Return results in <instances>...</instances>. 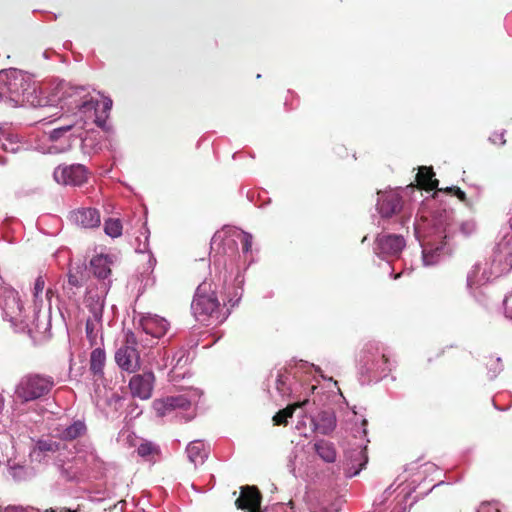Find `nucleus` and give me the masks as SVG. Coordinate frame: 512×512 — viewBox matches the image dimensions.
I'll use <instances>...</instances> for the list:
<instances>
[{"mask_svg":"<svg viewBox=\"0 0 512 512\" xmlns=\"http://www.w3.org/2000/svg\"><path fill=\"white\" fill-rule=\"evenodd\" d=\"M489 140L495 145H504L506 143L505 131H495L489 137Z\"/></svg>","mask_w":512,"mask_h":512,"instance_id":"4c0bfd02","label":"nucleus"},{"mask_svg":"<svg viewBox=\"0 0 512 512\" xmlns=\"http://www.w3.org/2000/svg\"><path fill=\"white\" fill-rule=\"evenodd\" d=\"M186 453L191 463L195 466L202 465L208 457L209 447L201 440H194L188 444Z\"/></svg>","mask_w":512,"mask_h":512,"instance_id":"412c9836","label":"nucleus"},{"mask_svg":"<svg viewBox=\"0 0 512 512\" xmlns=\"http://www.w3.org/2000/svg\"><path fill=\"white\" fill-rule=\"evenodd\" d=\"M46 512H76L75 510H70L65 507H59V508H50L46 510Z\"/></svg>","mask_w":512,"mask_h":512,"instance_id":"c03bdc74","label":"nucleus"},{"mask_svg":"<svg viewBox=\"0 0 512 512\" xmlns=\"http://www.w3.org/2000/svg\"><path fill=\"white\" fill-rule=\"evenodd\" d=\"M69 219L76 226L85 229L97 228L101 223L100 212L91 207H82L71 211Z\"/></svg>","mask_w":512,"mask_h":512,"instance_id":"4468645a","label":"nucleus"},{"mask_svg":"<svg viewBox=\"0 0 512 512\" xmlns=\"http://www.w3.org/2000/svg\"><path fill=\"white\" fill-rule=\"evenodd\" d=\"M0 145L9 153H16L21 147L18 136L10 133H0Z\"/></svg>","mask_w":512,"mask_h":512,"instance_id":"c85d7f7f","label":"nucleus"},{"mask_svg":"<svg viewBox=\"0 0 512 512\" xmlns=\"http://www.w3.org/2000/svg\"><path fill=\"white\" fill-rule=\"evenodd\" d=\"M138 455L149 462H155L160 455V448L151 441H142L137 447Z\"/></svg>","mask_w":512,"mask_h":512,"instance_id":"a878e982","label":"nucleus"},{"mask_svg":"<svg viewBox=\"0 0 512 512\" xmlns=\"http://www.w3.org/2000/svg\"><path fill=\"white\" fill-rule=\"evenodd\" d=\"M233 235L240 241L244 254L251 252L253 236L250 233L242 230H234Z\"/></svg>","mask_w":512,"mask_h":512,"instance_id":"2f4dec72","label":"nucleus"},{"mask_svg":"<svg viewBox=\"0 0 512 512\" xmlns=\"http://www.w3.org/2000/svg\"><path fill=\"white\" fill-rule=\"evenodd\" d=\"M61 91L60 101L75 116V121L53 129L48 136L51 146L49 153H62L72 147L75 138L81 141V151L91 156L103 149V141L107 140L110 127L106 126V118L112 108V100L104 98L102 110H99V101L95 99L89 89L84 86H72L68 83L59 85Z\"/></svg>","mask_w":512,"mask_h":512,"instance_id":"f257e3e1","label":"nucleus"},{"mask_svg":"<svg viewBox=\"0 0 512 512\" xmlns=\"http://www.w3.org/2000/svg\"><path fill=\"white\" fill-rule=\"evenodd\" d=\"M315 428L322 434H328L336 426V418L332 412L323 411L314 420Z\"/></svg>","mask_w":512,"mask_h":512,"instance_id":"5701e85b","label":"nucleus"},{"mask_svg":"<svg viewBox=\"0 0 512 512\" xmlns=\"http://www.w3.org/2000/svg\"><path fill=\"white\" fill-rule=\"evenodd\" d=\"M201 396V390L190 388L177 396H169L164 399L155 400L153 407L156 413L163 417L176 410L189 411L192 406L199 402Z\"/></svg>","mask_w":512,"mask_h":512,"instance_id":"0eeeda50","label":"nucleus"},{"mask_svg":"<svg viewBox=\"0 0 512 512\" xmlns=\"http://www.w3.org/2000/svg\"><path fill=\"white\" fill-rule=\"evenodd\" d=\"M46 278L44 275H38L34 281L32 296H33V308L34 317H37L41 309L47 306L48 310H51V298L53 296L52 288H45Z\"/></svg>","mask_w":512,"mask_h":512,"instance_id":"ddd939ff","label":"nucleus"},{"mask_svg":"<svg viewBox=\"0 0 512 512\" xmlns=\"http://www.w3.org/2000/svg\"><path fill=\"white\" fill-rule=\"evenodd\" d=\"M101 322L102 319H97L92 315L88 317L86 321V335L91 342L95 340L97 332L101 326Z\"/></svg>","mask_w":512,"mask_h":512,"instance_id":"473e14b6","label":"nucleus"},{"mask_svg":"<svg viewBox=\"0 0 512 512\" xmlns=\"http://www.w3.org/2000/svg\"><path fill=\"white\" fill-rule=\"evenodd\" d=\"M106 362L105 351L101 348H96L90 355V369L95 375H101Z\"/></svg>","mask_w":512,"mask_h":512,"instance_id":"cd10ccee","label":"nucleus"},{"mask_svg":"<svg viewBox=\"0 0 512 512\" xmlns=\"http://www.w3.org/2000/svg\"><path fill=\"white\" fill-rule=\"evenodd\" d=\"M191 309L195 318L205 325L220 324L229 314V311L220 304L212 284L208 281H203L197 287Z\"/></svg>","mask_w":512,"mask_h":512,"instance_id":"7ed1b4c3","label":"nucleus"},{"mask_svg":"<svg viewBox=\"0 0 512 512\" xmlns=\"http://www.w3.org/2000/svg\"><path fill=\"white\" fill-rule=\"evenodd\" d=\"M445 246H437L435 248L424 247L422 251V260L424 266H433L437 264L444 255Z\"/></svg>","mask_w":512,"mask_h":512,"instance_id":"bb28decb","label":"nucleus"},{"mask_svg":"<svg viewBox=\"0 0 512 512\" xmlns=\"http://www.w3.org/2000/svg\"><path fill=\"white\" fill-rule=\"evenodd\" d=\"M313 372L338 387L337 381L326 378L318 366L301 361L293 368H283L277 371L274 381L275 389L282 398L295 400L293 406L296 408L302 407L308 402V396L317 388L315 384L305 385L302 378L304 374H312ZM337 389L339 390V388Z\"/></svg>","mask_w":512,"mask_h":512,"instance_id":"f03ea898","label":"nucleus"},{"mask_svg":"<svg viewBox=\"0 0 512 512\" xmlns=\"http://www.w3.org/2000/svg\"><path fill=\"white\" fill-rule=\"evenodd\" d=\"M59 448L60 445L56 441H53L51 439L39 440L32 451V456L38 458L40 457L41 453H54L58 451Z\"/></svg>","mask_w":512,"mask_h":512,"instance_id":"c756f323","label":"nucleus"},{"mask_svg":"<svg viewBox=\"0 0 512 512\" xmlns=\"http://www.w3.org/2000/svg\"><path fill=\"white\" fill-rule=\"evenodd\" d=\"M111 288V281L101 283H90L87 288L84 303L92 316L102 319L105 298Z\"/></svg>","mask_w":512,"mask_h":512,"instance_id":"9d476101","label":"nucleus"},{"mask_svg":"<svg viewBox=\"0 0 512 512\" xmlns=\"http://www.w3.org/2000/svg\"><path fill=\"white\" fill-rule=\"evenodd\" d=\"M12 474H13V477L16 478V479H23L24 476V468L23 467H14L12 468Z\"/></svg>","mask_w":512,"mask_h":512,"instance_id":"37998d69","label":"nucleus"},{"mask_svg":"<svg viewBox=\"0 0 512 512\" xmlns=\"http://www.w3.org/2000/svg\"><path fill=\"white\" fill-rule=\"evenodd\" d=\"M5 407V397L2 391H0V415L2 414Z\"/></svg>","mask_w":512,"mask_h":512,"instance_id":"a18cd8bd","label":"nucleus"},{"mask_svg":"<svg viewBox=\"0 0 512 512\" xmlns=\"http://www.w3.org/2000/svg\"><path fill=\"white\" fill-rule=\"evenodd\" d=\"M53 386V378L39 374H29L20 379L16 385L15 394L22 401H33L47 395Z\"/></svg>","mask_w":512,"mask_h":512,"instance_id":"423d86ee","label":"nucleus"},{"mask_svg":"<svg viewBox=\"0 0 512 512\" xmlns=\"http://www.w3.org/2000/svg\"><path fill=\"white\" fill-rule=\"evenodd\" d=\"M104 231L112 238L119 237L122 234V224L120 220L112 218L107 219L104 223Z\"/></svg>","mask_w":512,"mask_h":512,"instance_id":"7c9ffc66","label":"nucleus"},{"mask_svg":"<svg viewBox=\"0 0 512 512\" xmlns=\"http://www.w3.org/2000/svg\"><path fill=\"white\" fill-rule=\"evenodd\" d=\"M295 408H296L295 406L290 405V406L286 407L285 409L276 413V415L273 417L274 423L276 425L285 424L287 422V419L292 417Z\"/></svg>","mask_w":512,"mask_h":512,"instance_id":"72a5a7b5","label":"nucleus"},{"mask_svg":"<svg viewBox=\"0 0 512 512\" xmlns=\"http://www.w3.org/2000/svg\"><path fill=\"white\" fill-rule=\"evenodd\" d=\"M113 259L110 255L99 254L94 256L90 260V270L94 277L98 280V283L104 281H111V265Z\"/></svg>","mask_w":512,"mask_h":512,"instance_id":"6ab92c4d","label":"nucleus"},{"mask_svg":"<svg viewBox=\"0 0 512 512\" xmlns=\"http://www.w3.org/2000/svg\"><path fill=\"white\" fill-rule=\"evenodd\" d=\"M68 284L73 287H80L82 285V282L77 275L69 273Z\"/></svg>","mask_w":512,"mask_h":512,"instance_id":"79ce46f5","label":"nucleus"},{"mask_svg":"<svg viewBox=\"0 0 512 512\" xmlns=\"http://www.w3.org/2000/svg\"><path fill=\"white\" fill-rule=\"evenodd\" d=\"M239 299H240V296L238 297V299L234 303H232V306H235V304L238 302Z\"/></svg>","mask_w":512,"mask_h":512,"instance_id":"8fccbe9b","label":"nucleus"},{"mask_svg":"<svg viewBox=\"0 0 512 512\" xmlns=\"http://www.w3.org/2000/svg\"><path fill=\"white\" fill-rule=\"evenodd\" d=\"M187 361V351L184 349H180L179 351H177L172 358V363L174 367H182L187 363Z\"/></svg>","mask_w":512,"mask_h":512,"instance_id":"f704fd0d","label":"nucleus"},{"mask_svg":"<svg viewBox=\"0 0 512 512\" xmlns=\"http://www.w3.org/2000/svg\"><path fill=\"white\" fill-rule=\"evenodd\" d=\"M0 84L6 88L15 104L41 105L37 84L23 71L15 68L0 71Z\"/></svg>","mask_w":512,"mask_h":512,"instance_id":"20e7f679","label":"nucleus"},{"mask_svg":"<svg viewBox=\"0 0 512 512\" xmlns=\"http://www.w3.org/2000/svg\"><path fill=\"white\" fill-rule=\"evenodd\" d=\"M155 377L152 372L134 375L129 381V388L135 397L147 400L151 397Z\"/></svg>","mask_w":512,"mask_h":512,"instance_id":"2eb2a0df","label":"nucleus"},{"mask_svg":"<svg viewBox=\"0 0 512 512\" xmlns=\"http://www.w3.org/2000/svg\"><path fill=\"white\" fill-rule=\"evenodd\" d=\"M136 251H137V252H140V253H144V252H146V251H147V244H146V243H144V245H143V247H142V248H141V247H137V248H136Z\"/></svg>","mask_w":512,"mask_h":512,"instance_id":"49530a36","label":"nucleus"},{"mask_svg":"<svg viewBox=\"0 0 512 512\" xmlns=\"http://www.w3.org/2000/svg\"><path fill=\"white\" fill-rule=\"evenodd\" d=\"M193 417H194V413H193V412H189V413H187V414H186L185 419H186V420H190V419H192Z\"/></svg>","mask_w":512,"mask_h":512,"instance_id":"de8ad7c7","label":"nucleus"},{"mask_svg":"<svg viewBox=\"0 0 512 512\" xmlns=\"http://www.w3.org/2000/svg\"><path fill=\"white\" fill-rule=\"evenodd\" d=\"M137 337L131 331L125 335V343L115 352V361L124 371L132 373L140 368V356L136 348Z\"/></svg>","mask_w":512,"mask_h":512,"instance_id":"1a4fd4ad","label":"nucleus"},{"mask_svg":"<svg viewBox=\"0 0 512 512\" xmlns=\"http://www.w3.org/2000/svg\"><path fill=\"white\" fill-rule=\"evenodd\" d=\"M405 240L400 235L381 234L375 240L374 252L379 257L398 256L405 247Z\"/></svg>","mask_w":512,"mask_h":512,"instance_id":"f8f14e48","label":"nucleus"},{"mask_svg":"<svg viewBox=\"0 0 512 512\" xmlns=\"http://www.w3.org/2000/svg\"><path fill=\"white\" fill-rule=\"evenodd\" d=\"M450 196H455L465 205H469L465 192L457 186H450Z\"/></svg>","mask_w":512,"mask_h":512,"instance_id":"e433bc0d","label":"nucleus"},{"mask_svg":"<svg viewBox=\"0 0 512 512\" xmlns=\"http://www.w3.org/2000/svg\"><path fill=\"white\" fill-rule=\"evenodd\" d=\"M78 460H82L88 466H94L98 457L93 449L87 451L84 455H78Z\"/></svg>","mask_w":512,"mask_h":512,"instance_id":"c9c22d12","label":"nucleus"},{"mask_svg":"<svg viewBox=\"0 0 512 512\" xmlns=\"http://www.w3.org/2000/svg\"><path fill=\"white\" fill-rule=\"evenodd\" d=\"M86 432V425L83 421H75L70 425L61 426L56 429V434L59 438L71 441L80 436H82Z\"/></svg>","mask_w":512,"mask_h":512,"instance_id":"4be33fe9","label":"nucleus"},{"mask_svg":"<svg viewBox=\"0 0 512 512\" xmlns=\"http://www.w3.org/2000/svg\"><path fill=\"white\" fill-rule=\"evenodd\" d=\"M261 497L254 487H243L240 496L235 501L239 509L248 510V512H259Z\"/></svg>","mask_w":512,"mask_h":512,"instance_id":"aec40b11","label":"nucleus"},{"mask_svg":"<svg viewBox=\"0 0 512 512\" xmlns=\"http://www.w3.org/2000/svg\"><path fill=\"white\" fill-rule=\"evenodd\" d=\"M401 197L396 190L378 192L377 210L384 218H389L401 209Z\"/></svg>","mask_w":512,"mask_h":512,"instance_id":"dca6fc26","label":"nucleus"},{"mask_svg":"<svg viewBox=\"0 0 512 512\" xmlns=\"http://www.w3.org/2000/svg\"><path fill=\"white\" fill-rule=\"evenodd\" d=\"M4 512H35L32 508H24L22 506H8Z\"/></svg>","mask_w":512,"mask_h":512,"instance_id":"a19ab883","label":"nucleus"},{"mask_svg":"<svg viewBox=\"0 0 512 512\" xmlns=\"http://www.w3.org/2000/svg\"><path fill=\"white\" fill-rule=\"evenodd\" d=\"M477 512H500V510L491 503L483 502Z\"/></svg>","mask_w":512,"mask_h":512,"instance_id":"ea45409f","label":"nucleus"},{"mask_svg":"<svg viewBox=\"0 0 512 512\" xmlns=\"http://www.w3.org/2000/svg\"><path fill=\"white\" fill-rule=\"evenodd\" d=\"M314 451L325 462L332 463L336 460V450L332 443L318 440L314 443Z\"/></svg>","mask_w":512,"mask_h":512,"instance_id":"393cba45","label":"nucleus"},{"mask_svg":"<svg viewBox=\"0 0 512 512\" xmlns=\"http://www.w3.org/2000/svg\"><path fill=\"white\" fill-rule=\"evenodd\" d=\"M400 277V274L395 275V279H398Z\"/></svg>","mask_w":512,"mask_h":512,"instance_id":"603ef678","label":"nucleus"},{"mask_svg":"<svg viewBox=\"0 0 512 512\" xmlns=\"http://www.w3.org/2000/svg\"><path fill=\"white\" fill-rule=\"evenodd\" d=\"M149 263L151 266H153L156 263V259L153 258L152 256H149Z\"/></svg>","mask_w":512,"mask_h":512,"instance_id":"09e8293b","label":"nucleus"},{"mask_svg":"<svg viewBox=\"0 0 512 512\" xmlns=\"http://www.w3.org/2000/svg\"><path fill=\"white\" fill-rule=\"evenodd\" d=\"M0 307L3 310L4 318L13 326H20L21 329L25 327L27 314L17 291L4 288L0 297Z\"/></svg>","mask_w":512,"mask_h":512,"instance_id":"6e6552de","label":"nucleus"},{"mask_svg":"<svg viewBox=\"0 0 512 512\" xmlns=\"http://www.w3.org/2000/svg\"><path fill=\"white\" fill-rule=\"evenodd\" d=\"M389 361L381 350L378 343L369 342L364 345L359 358V374L360 380L364 383L378 381L385 377L388 372Z\"/></svg>","mask_w":512,"mask_h":512,"instance_id":"39448f33","label":"nucleus"},{"mask_svg":"<svg viewBox=\"0 0 512 512\" xmlns=\"http://www.w3.org/2000/svg\"><path fill=\"white\" fill-rule=\"evenodd\" d=\"M57 183L63 185L80 186L87 181L88 171L82 164L58 166L53 173Z\"/></svg>","mask_w":512,"mask_h":512,"instance_id":"9b49d317","label":"nucleus"},{"mask_svg":"<svg viewBox=\"0 0 512 512\" xmlns=\"http://www.w3.org/2000/svg\"><path fill=\"white\" fill-rule=\"evenodd\" d=\"M346 458V475L348 477H354L360 473L368 462V456L366 453V447H357L345 454Z\"/></svg>","mask_w":512,"mask_h":512,"instance_id":"a211bd4d","label":"nucleus"},{"mask_svg":"<svg viewBox=\"0 0 512 512\" xmlns=\"http://www.w3.org/2000/svg\"><path fill=\"white\" fill-rule=\"evenodd\" d=\"M503 305L506 316L512 318V295L504 299Z\"/></svg>","mask_w":512,"mask_h":512,"instance_id":"58836bf2","label":"nucleus"},{"mask_svg":"<svg viewBox=\"0 0 512 512\" xmlns=\"http://www.w3.org/2000/svg\"><path fill=\"white\" fill-rule=\"evenodd\" d=\"M139 325L146 335H151L153 338H160L165 335L169 327L166 319L152 314L141 316Z\"/></svg>","mask_w":512,"mask_h":512,"instance_id":"f3484780","label":"nucleus"},{"mask_svg":"<svg viewBox=\"0 0 512 512\" xmlns=\"http://www.w3.org/2000/svg\"><path fill=\"white\" fill-rule=\"evenodd\" d=\"M289 385V382L287 384H282V387H287Z\"/></svg>","mask_w":512,"mask_h":512,"instance_id":"3c124183","label":"nucleus"},{"mask_svg":"<svg viewBox=\"0 0 512 512\" xmlns=\"http://www.w3.org/2000/svg\"><path fill=\"white\" fill-rule=\"evenodd\" d=\"M433 177L434 173L430 168L420 167L416 175L418 187L427 191L435 189L437 187L438 181Z\"/></svg>","mask_w":512,"mask_h":512,"instance_id":"b1692460","label":"nucleus"}]
</instances>
